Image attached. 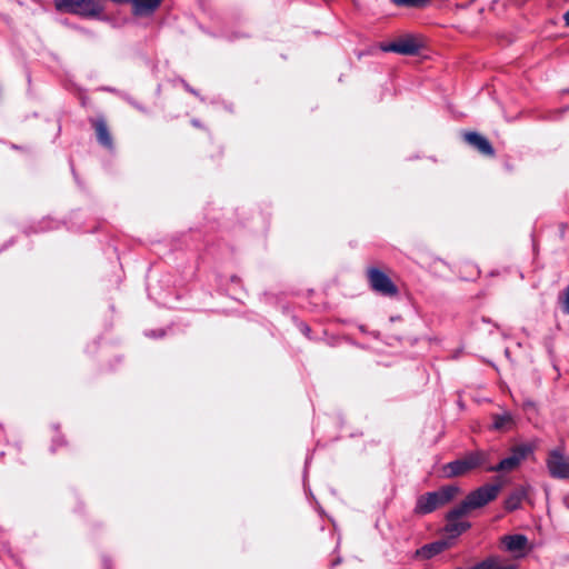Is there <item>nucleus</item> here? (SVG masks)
<instances>
[{
	"label": "nucleus",
	"instance_id": "f257e3e1",
	"mask_svg": "<svg viewBox=\"0 0 569 569\" xmlns=\"http://www.w3.org/2000/svg\"><path fill=\"white\" fill-rule=\"evenodd\" d=\"M459 492L460 488L458 486L449 485L437 491L422 495L417 501L416 511L422 515L430 513L450 502Z\"/></svg>",
	"mask_w": 569,
	"mask_h": 569
},
{
	"label": "nucleus",
	"instance_id": "f03ea898",
	"mask_svg": "<svg viewBox=\"0 0 569 569\" xmlns=\"http://www.w3.org/2000/svg\"><path fill=\"white\" fill-rule=\"evenodd\" d=\"M56 9L82 17H99L104 8L98 0H54Z\"/></svg>",
	"mask_w": 569,
	"mask_h": 569
},
{
	"label": "nucleus",
	"instance_id": "7ed1b4c3",
	"mask_svg": "<svg viewBox=\"0 0 569 569\" xmlns=\"http://www.w3.org/2000/svg\"><path fill=\"white\" fill-rule=\"evenodd\" d=\"M485 460V453L477 451L443 466L442 472L447 478L459 477L479 467Z\"/></svg>",
	"mask_w": 569,
	"mask_h": 569
},
{
	"label": "nucleus",
	"instance_id": "20e7f679",
	"mask_svg": "<svg viewBox=\"0 0 569 569\" xmlns=\"http://www.w3.org/2000/svg\"><path fill=\"white\" fill-rule=\"evenodd\" d=\"M531 451L532 448L529 445L517 446L512 448L509 457L502 459L497 466L489 467L488 471H512L520 466Z\"/></svg>",
	"mask_w": 569,
	"mask_h": 569
},
{
	"label": "nucleus",
	"instance_id": "39448f33",
	"mask_svg": "<svg viewBox=\"0 0 569 569\" xmlns=\"http://www.w3.org/2000/svg\"><path fill=\"white\" fill-rule=\"evenodd\" d=\"M546 465L552 478L569 479V457L561 450H551L546 460Z\"/></svg>",
	"mask_w": 569,
	"mask_h": 569
},
{
	"label": "nucleus",
	"instance_id": "423d86ee",
	"mask_svg": "<svg viewBox=\"0 0 569 569\" xmlns=\"http://www.w3.org/2000/svg\"><path fill=\"white\" fill-rule=\"evenodd\" d=\"M421 43L413 36L401 37L390 43H381L380 49L385 52H396L405 56H413L419 52Z\"/></svg>",
	"mask_w": 569,
	"mask_h": 569
},
{
	"label": "nucleus",
	"instance_id": "0eeeda50",
	"mask_svg": "<svg viewBox=\"0 0 569 569\" xmlns=\"http://www.w3.org/2000/svg\"><path fill=\"white\" fill-rule=\"evenodd\" d=\"M501 489L500 485H485L467 496L468 503L473 509L481 508L496 499Z\"/></svg>",
	"mask_w": 569,
	"mask_h": 569
},
{
	"label": "nucleus",
	"instance_id": "6e6552de",
	"mask_svg": "<svg viewBox=\"0 0 569 569\" xmlns=\"http://www.w3.org/2000/svg\"><path fill=\"white\" fill-rule=\"evenodd\" d=\"M368 277L375 291L385 296H395L397 293V287L392 283L389 277L379 269L370 268L368 270Z\"/></svg>",
	"mask_w": 569,
	"mask_h": 569
},
{
	"label": "nucleus",
	"instance_id": "1a4fd4ad",
	"mask_svg": "<svg viewBox=\"0 0 569 569\" xmlns=\"http://www.w3.org/2000/svg\"><path fill=\"white\" fill-rule=\"evenodd\" d=\"M502 548L515 558L523 557L528 551V539L523 535H509L500 539Z\"/></svg>",
	"mask_w": 569,
	"mask_h": 569
},
{
	"label": "nucleus",
	"instance_id": "9d476101",
	"mask_svg": "<svg viewBox=\"0 0 569 569\" xmlns=\"http://www.w3.org/2000/svg\"><path fill=\"white\" fill-rule=\"evenodd\" d=\"M492 425L491 429L496 431H509L515 428L516 420L515 417L509 411H502L501 413H493L491 416Z\"/></svg>",
	"mask_w": 569,
	"mask_h": 569
},
{
	"label": "nucleus",
	"instance_id": "9b49d317",
	"mask_svg": "<svg viewBox=\"0 0 569 569\" xmlns=\"http://www.w3.org/2000/svg\"><path fill=\"white\" fill-rule=\"evenodd\" d=\"M132 4V13L143 17L152 14L161 4V0H129Z\"/></svg>",
	"mask_w": 569,
	"mask_h": 569
},
{
	"label": "nucleus",
	"instance_id": "f8f14e48",
	"mask_svg": "<svg viewBox=\"0 0 569 569\" xmlns=\"http://www.w3.org/2000/svg\"><path fill=\"white\" fill-rule=\"evenodd\" d=\"M448 548V542L446 541H436L429 545L423 546L421 549L417 551V553L423 558H431Z\"/></svg>",
	"mask_w": 569,
	"mask_h": 569
},
{
	"label": "nucleus",
	"instance_id": "ddd939ff",
	"mask_svg": "<svg viewBox=\"0 0 569 569\" xmlns=\"http://www.w3.org/2000/svg\"><path fill=\"white\" fill-rule=\"evenodd\" d=\"M469 523L459 518L447 516L446 531L451 536H458L469 528Z\"/></svg>",
	"mask_w": 569,
	"mask_h": 569
},
{
	"label": "nucleus",
	"instance_id": "4468645a",
	"mask_svg": "<svg viewBox=\"0 0 569 569\" xmlns=\"http://www.w3.org/2000/svg\"><path fill=\"white\" fill-rule=\"evenodd\" d=\"M99 142H110L111 136L104 119L98 118L92 122Z\"/></svg>",
	"mask_w": 569,
	"mask_h": 569
},
{
	"label": "nucleus",
	"instance_id": "2eb2a0df",
	"mask_svg": "<svg viewBox=\"0 0 569 569\" xmlns=\"http://www.w3.org/2000/svg\"><path fill=\"white\" fill-rule=\"evenodd\" d=\"M526 497V492L522 489L516 490L512 492L506 500V509L515 510L517 509L522 499Z\"/></svg>",
	"mask_w": 569,
	"mask_h": 569
},
{
	"label": "nucleus",
	"instance_id": "dca6fc26",
	"mask_svg": "<svg viewBox=\"0 0 569 569\" xmlns=\"http://www.w3.org/2000/svg\"><path fill=\"white\" fill-rule=\"evenodd\" d=\"M470 510H473L471 505L468 503V499L466 498L459 506L453 508L448 516L451 518L462 519Z\"/></svg>",
	"mask_w": 569,
	"mask_h": 569
},
{
	"label": "nucleus",
	"instance_id": "f3484780",
	"mask_svg": "<svg viewBox=\"0 0 569 569\" xmlns=\"http://www.w3.org/2000/svg\"><path fill=\"white\" fill-rule=\"evenodd\" d=\"M460 139L463 140V142H488L486 138H483L480 133L476 131H462Z\"/></svg>",
	"mask_w": 569,
	"mask_h": 569
},
{
	"label": "nucleus",
	"instance_id": "a211bd4d",
	"mask_svg": "<svg viewBox=\"0 0 569 569\" xmlns=\"http://www.w3.org/2000/svg\"><path fill=\"white\" fill-rule=\"evenodd\" d=\"M397 6L420 8L427 4L428 0H392Z\"/></svg>",
	"mask_w": 569,
	"mask_h": 569
},
{
	"label": "nucleus",
	"instance_id": "6ab92c4d",
	"mask_svg": "<svg viewBox=\"0 0 569 569\" xmlns=\"http://www.w3.org/2000/svg\"><path fill=\"white\" fill-rule=\"evenodd\" d=\"M477 151L483 156H492L493 149L492 144H472Z\"/></svg>",
	"mask_w": 569,
	"mask_h": 569
},
{
	"label": "nucleus",
	"instance_id": "aec40b11",
	"mask_svg": "<svg viewBox=\"0 0 569 569\" xmlns=\"http://www.w3.org/2000/svg\"><path fill=\"white\" fill-rule=\"evenodd\" d=\"M563 310L569 315V286L565 291Z\"/></svg>",
	"mask_w": 569,
	"mask_h": 569
},
{
	"label": "nucleus",
	"instance_id": "412c9836",
	"mask_svg": "<svg viewBox=\"0 0 569 569\" xmlns=\"http://www.w3.org/2000/svg\"><path fill=\"white\" fill-rule=\"evenodd\" d=\"M563 20H565L566 26L569 27V10L563 14Z\"/></svg>",
	"mask_w": 569,
	"mask_h": 569
}]
</instances>
